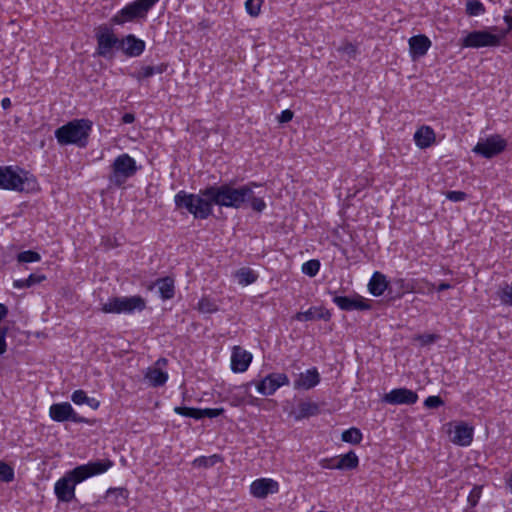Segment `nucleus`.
<instances>
[{
  "label": "nucleus",
  "instance_id": "32",
  "mask_svg": "<svg viewBox=\"0 0 512 512\" xmlns=\"http://www.w3.org/2000/svg\"><path fill=\"white\" fill-rule=\"evenodd\" d=\"M236 277L242 285H249L256 281L257 275L249 268H242L237 271Z\"/></svg>",
  "mask_w": 512,
  "mask_h": 512
},
{
  "label": "nucleus",
  "instance_id": "30",
  "mask_svg": "<svg viewBox=\"0 0 512 512\" xmlns=\"http://www.w3.org/2000/svg\"><path fill=\"white\" fill-rule=\"evenodd\" d=\"M46 277L44 275L31 274L26 279L15 280L13 286L17 289L29 288L35 284H39L44 281Z\"/></svg>",
  "mask_w": 512,
  "mask_h": 512
},
{
  "label": "nucleus",
  "instance_id": "1",
  "mask_svg": "<svg viewBox=\"0 0 512 512\" xmlns=\"http://www.w3.org/2000/svg\"><path fill=\"white\" fill-rule=\"evenodd\" d=\"M113 466L109 459L97 460L77 466L60 478L54 487L59 501L71 502L75 498V486L89 477L105 473Z\"/></svg>",
  "mask_w": 512,
  "mask_h": 512
},
{
  "label": "nucleus",
  "instance_id": "18",
  "mask_svg": "<svg viewBox=\"0 0 512 512\" xmlns=\"http://www.w3.org/2000/svg\"><path fill=\"white\" fill-rule=\"evenodd\" d=\"M333 301L340 309L345 311L370 309V304L361 297L335 296Z\"/></svg>",
  "mask_w": 512,
  "mask_h": 512
},
{
  "label": "nucleus",
  "instance_id": "53",
  "mask_svg": "<svg viewBox=\"0 0 512 512\" xmlns=\"http://www.w3.org/2000/svg\"><path fill=\"white\" fill-rule=\"evenodd\" d=\"M504 21L507 24V29L502 33V35H499L502 38L505 37V35L512 30V15L506 14L504 16Z\"/></svg>",
  "mask_w": 512,
  "mask_h": 512
},
{
  "label": "nucleus",
  "instance_id": "4",
  "mask_svg": "<svg viewBox=\"0 0 512 512\" xmlns=\"http://www.w3.org/2000/svg\"><path fill=\"white\" fill-rule=\"evenodd\" d=\"M91 123L88 120H74L55 131V137L61 145L76 144L84 147L87 142Z\"/></svg>",
  "mask_w": 512,
  "mask_h": 512
},
{
  "label": "nucleus",
  "instance_id": "8",
  "mask_svg": "<svg viewBox=\"0 0 512 512\" xmlns=\"http://www.w3.org/2000/svg\"><path fill=\"white\" fill-rule=\"evenodd\" d=\"M157 1L158 0H136L114 15L112 22L114 24H123L136 18H144Z\"/></svg>",
  "mask_w": 512,
  "mask_h": 512
},
{
  "label": "nucleus",
  "instance_id": "56",
  "mask_svg": "<svg viewBox=\"0 0 512 512\" xmlns=\"http://www.w3.org/2000/svg\"><path fill=\"white\" fill-rule=\"evenodd\" d=\"M135 120V116L132 113H125L122 117V121L125 124L133 123Z\"/></svg>",
  "mask_w": 512,
  "mask_h": 512
},
{
  "label": "nucleus",
  "instance_id": "49",
  "mask_svg": "<svg viewBox=\"0 0 512 512\" xmlns=\"http://www.w3.org/2000/svg\"><path fill=\"white\" fill-rule=\"evenodd\" d=\"M319 464L324 469H338V457L322 459Z\"/></svg>",
  "mask_w": 512,
  "mask_h": 512
},
{
  "label": "nucleus",
  "instance_id": "40",
  "mask_svg": "<svg viewBox=\"0 0 512 512\" xmlns=\"http://www.w3.org/2000/svg\"><path fill=\"white\" fill-rule=\"evenodd\" d=\"M262 0H247L245 3L246 11L249 15L256 17L260 13Z\"/></svg>",
  "mask_w": 512,
  "mask_h": 512
},
{
  "label": "nucleus",
  "instance_id": "57",
  "mask_svg": "<svg viewBox=\"0 0 512 512\" xmlns=\"http://www.w3.org/2000/svg\"><path fill=\"white\" fill-rule=\"evenodd\" d=\"M1 106L3 109H8L11 106V101L9 98H3L1 101Z\"/></svg>",
  "mask_w": 512,
  "mask_h": 512
},
{
  "label": "nucleus",
  "instance_id": "31",
  "mask_svg": "<svg viewBox=\"0 0 512 512\" xmlns=\"http://www.w3.org/2000/svg\"><path fill=\"white\" fill-rule=\"evenodd\" d=\"M341 439L351 444H359L362 440V433L358 428L352 427L342 432Z\"/></svg>",
  "mask_w": 512,
  "mask_h": 512
},
{
  "label": "nucleus",
  "instance_id": "2",
  "mask_svg": "<svg viewBox=\"0 0 512 512\" xmlns=\"http://www.w3.org/2000/svg\"><path fill=\"white\" fill-rule=\"evenodd\" d=\"M253 186L258 185L251 183L239 188H234L228 184L210 186L203 190L202 195L210 199L211 206L215 204L238 209L247 202V198L252 197Z\"/></svg>",
  "mask_w": 512,
  "mask_h": 512
},
{
  "label": "nucleus",
  "instance_id": "50",
  "mask_svg": "<svg viewBox=\"0 0 512 512\" xmlns=\"http://www.w3.org/2000/svg\"><path fill=\"white\" fill-rule=\"evenodd\" d=\"M338 50L346 53L350 58H354L356 55V48L351 43H345Z\"/></svg>",
  "mask_w": 512,
  "mask_h": 512
},
{
  "label": "nucleus",
  "instance_id": "19",
  "mask_svg": "<svg viewBox=\"0 0 512 512\" xmlns=\"http://www.w3.org/2000/svg\"><path fill=\"white\" fill-rule=\"evenodd\" d=\"M430 47L431 41L425 35H416L409 39V51L414 60L423 57Z\"/></svg>",
  "mask_w": 512,
  "mask_h": 512
},
{
  "label": "nucleus",
  "instance_id": "20",
  "mask_svg": "<svg viewBox=\"0 0 512 512\" xmlns=\"http://www.w3.org/2000/svg\"><path fill=\"white\" fill-rule=\"evenodd\" d=\"M320 381V375L316 368H312L299 374L298 378L294 381L295 389H311L315 387Z\"/></svg>",
  "mask_w": 512,
  "mask_h": 512
},
{
  "label": "nucleus",
  "instance_id": "14",
  "mask_svg": "<svg viewBox=\"0 0 512 512\" xmlns=\"http://www.w3.org/2000/svg\"><path fill=\"white\" fill-rule=\"evenodd\" d=\"M288 384L289 379L286 374L272 373L257 384V391L262 395H272L279 387Z\"/></svg>",
  "mask_w": 512,
  "mask_h": 512
},
{
  "label": "nucleus",
  "instance_id": "46",
  "mask_svg": "<svg viewBox=\"0 0 512 512\" xmlns=\"http://www.w3.org/2000/svg\"><path fill=\"white\" fill-rule=\"evenodd\" d=\"M87 394L85 391L83 390H76L72 393L71 395V400L76 404V405H82V404H85L86 401H87Z\"/></svg>",
  "mask_w": 512,
  "mask_h": 512
},
{
  "label": "nucleus",
  "instance_id": "44",
  "mask_svg": "<svg viewBox=\"0 0 512 512\" xmlns=\"http://www.w3.org/2000/svg\"><path fill=\"white\" fill-rule=\"evenodd\" d=\"M482 494V486H474L468 496V502L472 507L476 506Z\"/></svg>",
  "mask_w": 512,
  "mask_h": 512
},
{
  "label": "nucleus",
  "instance_id": "52",
  "mask_svg": "<svg viewBox=\"0 0 512 512\" xmlns=\"http://www.w3.org/2000/svg\"><path fill=\"white\" fill-rule=\"evenodd\" d=\"M436 339H437V336L434 334H424V335H420L418 337V340L421 342L422 345L431 344V343L435 342Z\"/></svg>",
  "mask_w": 512,
  "mask_h": 512
},
{
  "label": "nucleus",
  "instance_id": "9",
  "mask_svg": "<svg viewBox=\"0 0 512 512\" xmlns=\"http://www.w3.org/2000/svg\"><path fill=\"white\" fill-rule=\"evenodd\" d=\"M98 55L111 59L114 55L113 49L120 47V40L108 27H100L96 33Z\"/></svg>",
  "mask_w": 512,
  "mask_h": 512
},
{
  "label": "nucleus",
  "instance_id": "5",
  "mask_svg": "<svg viewBox=\"0 0 512 512\" xmlns=\"http://www.w3.org/2000/svg\"><path fill=\"white\" fill-rule=\"evenodd\" d=\"M200 194H189L185 191H179L174 198L178 208H185L195 218L206 219L212 213L210 199Z\"/></svg>",
  "mask_w": 512,
  "mask_h": 512
},
{
  "label": "nucleus",
  "instance_id": "27",
  "mask_svg": "<svg viewBox=\"0 0 512 512\" xmlns=\"http://www.w3.org/2000/svg\"><path fill=\"white\" fill-rule=\"evenodd\" d=\"M359 464L358 456L350 451L338 457V470H352Z\"/></svg>",
  "mask_w": 512,
  "mask_h": 512
},
{
  "label": "nucleus",
  "instance_id": "17",
  "mask_svg": "<svg viewBox=\"0 0 512 512\" xmlns=\"http://www.w3.org/2000/svg\"><path fill=\"white\" fill-rule=\"evenodd\" d=\"M252 361V354L240 346H234L231 356V369L234 372H244Z\"/></svg>",
  "mask_w": 512,
  "mask_h": 512
},
{
  "label": "nucleus",
  "instance_id": "26",
  "mask_svg": "<svg viewBox=\"0 0 512 512\" xmlns=\"http://www.w3.org/2000/svg\"><path fill=\"white\" fill-rule=\"evenodd\" d=\"M145 378L154 387L162 386L168 379V374L158 368H148Z\"/></svg>",
  "mask_w": 512,
  "mask_h": 512
},
{
  "label": "nucleus",
  "instance_id": "34",
  "mask_svg": "<svg viewBox=\"0 0 512 512\" xmlns=\"http://www.w3.org/2000/svg\"><path fill=\"white\" fill-rule=\"evenodd\" d=\"M198 310L201 313L211 314L218 310V306L212 299L203 297L198 302Z\"/></svg>",
  "mask_w": 512,
  "mask_h": 512
},
{
  "label": "nucleus",
  "instance_id": "22",
  "mask_svg": "<svg viewBox=\"0 0 512 512\" xmlns=\"http://www.w3.org/2000/svg\"><path fill=\"white\" fill-rule=\"evenodd\" d=\"M331 317L329 311L319 308L311 307L305 312H298L295 314L294 319L297 321H312L316 319L329 320Z\"/></svg>",
  "mask_w": 512,
  "mask_h": 512
},
{
  "label": "nucleus",
  "instance_id": "38",
  "mask_svg": "<svg viewBox=\"0 0 512 512\" xmlns=\"http://www.w3.org/2000/svg\"><path fill=\"white\" fill-rule=\"evenodd\" d=\"M40 259V254L32 250L20 252L17 256V260L22 263L37 262Z\"/></svg>",
  "mask_w": 512,
  "mask_h": 512
},
{
  "label": "nucleus",
  "instance_id": "45",
  "mask_svg": "<svg viewBox=\"0 0 512 512\" xmlns=\"http://www.w3.org/2000/svg\"><path fill=\"white\" fill-rule=\"evenodd\" d=\"M201 412V418L208 417V418H215L221 415L224 412L223 408H205L200 409Z\"/></svg>",
  "mask_w": 512,
  "mask_h": 512
},
{
  "label": "nucleus",
  "instance_id": "10",
  "mask_svg": "<svg viewBox=\"0 0 512 512\" xmlns=\"http://www.w3.org/2000/svg\"><path fill=\"white\" fill-rule=\"evenodd\" d=\"M501 42L499 35L488 31H473L467 34L461 41V46L465 48H481L498 46Z\"/></svg>",
  "mask_w": 512,
  "mask_h": 512
},
{
  "label": "nucleus",
  "instance_id": "16",
  "mask_svg": "<svg viewBox=\"0 0 512 512\" xmlns=\"http://www.w3.org/2000/svg\"><path fill=\"white\" fill-rule=\"evenodd\" d=\"M123 53L129 57H138L145 50V42L129 34L120 40V47Z\"/></svg>",
  "mask_w": 512,
  "mask_h": 512
},
{
  "label": "nucleus",
  "instance_id": "28",
  "mask_svg": "<svg viewBox=\"0 0 512 512\" xmlns=\"http://www.w3.org/2000/svg\"><path fill=\"white\" fill-rule=\"evenodd\" d=\"M167 66L160 64L157 66H145L142 67L137 73L133 74L138 81L152 77L155 74H162L166 70Z\"/></svg>",
  "mask_w": 512,
  "mask_h": 512
},
{
  "label": "nucleus",
  "instance_id": "33",
  "mask_svg": "<svg viewBox=\"0 0 512 512\" xmlns=\"http://www.w3.org/2000/svg\"><path fill=\"white\" fill-rule=\"evenodd\" d=\"M486 11L484 5L479 0H468L466 3V13L469 16H479Z\"/></svg>",
  "mask_w": 512,
  "mask_h": 512
},
{
  "label": "nucleus",
  "instance_id": "12",
  "mask_svg": "<svg viewBox=\"0 0 512 512\" xmlns=\"http://www.w3.org/2000/svg\"><path fill=\"white\" fill-rule=\"evenodd\" d=\"M49 416L56 422L72 421L74 423H87V419L79 416L69 402L52 404L49 408Z\"/></svg>",
  "mask_w": 512,
  "mask_h": 512
},
{
  "label": "nucleus",
  "instance_id": "23",
  "mask_svg": "<svg viewBox=\"0 0 512 512\" xmlns=\"http://www.w3.org/2000/svg\"><path fill=\"white\" fill-rule=\"evenodd\" d=\"M388 288L386 276L378 271L374 272L369 283L368 290L373 296H381Z\"/></svg>",
  "mask_w": 512,
  "mask_h": 512
},
{
  "label": "nucleus",
  "instance_id": "21",
  "mask_svg": "<svg viewBox=\"0 0 512 512\" xmlns=\"http://www.w3.org/2000/svg\"><path fill=\"white\" fill-rule=\"evenodd\" d=\"M473 439V428L461 423L455 427L452 442L460 446H468Z\"/></svg>",
  "mask_w": 512,
  "mask_h": 512
},
{
  "label": "nucleus",
  "instance_id": "58",
  "mask_svg": "<svg viewBox=\"0 0 512 512\" xmlns=\"http://www.w3.org/2000/svg\"><path fill=\"white\" fill-rule=\"evenodd\" d=\"M451 288V285L449 283H446V282H442L438 285L437 287V290L438 291H443V290H446V289H449Z\"/></svg>",
  "mask_w": 512,
  "mask_h": 512
},
{
  "label": "nucleus",
  "instance_id": "43",
  "mask_svg": "<svg viewBox=\"0 0 512 512\" xmlns=\"http://www.w3.org/2000/svg\"><path fill=\"white\" fill-rule=\"evenodd\" d=\"M444 405V401L440 396H429L424 401V406L429 409H435Z\"/></svg>",
  "mask_w": 512,
  "mask_h": 512
},
{
  "label": "nucleus",
  "instance_id": "35",
  "mask_svg": "<svg viewBox=\"0 0 512 512\" xmlns=\"http://www.w3.org/2000/svg\"><path fill=\"white\" fill-rule=\"evenodd\" d=\"M220 461H221V457L217 454H214L209 457H205V456L199 457L194 460L193 464L198 467L208 468V467L214 466L215 464H217Z\"/></svg>",
  "mask_w": 512,
  "mask_h": 512
},
{
  "label": "nucleus",
  "instance_id": "47",
  "mask_svg": "<svg viewBox=\"0 0 512 512\" xmlns=\"http://www.w3.org/2000/svg\"><path fill=\"white\" fill-rule=\"evenodd\" d=\"M115 495L116 498L121 497L126 500L128 497V491L125 488H110L107 490L106 497L109 498Z\"/></svg>",
  "mask_w": 512,
  "mask_h": 512
},
{
  "label": "nucleus",
  "instance_id": "60",
  "mask_svg": "<svg viewBox=\"0 0 512 512\" xmlns=\"http://www.w3.org/2000/svg\"><path fill=\"white\" fill-rule=\"evenodd\" d=\"M434 284H429V291L433 290L434 289Z\"/></svg>",
  "mask_w": 512,
  "mask_h": 512
},
{
  "label": "nucleus",
  "instance_id": "55",
  "mask_svg": "<svg viewBox=\"0 0 512 512\" xmlns=\"http://www.w3.org/2000/svg\"><path fill=\"white\" fill-rule=\"evenodd\" d=\"M85 404L88 405L90 408L96 410L99 407L100 402L95 398L87 397V401Z\"/></svg>",
  "mask_w": 512,
  "mask_h": 512
},
{
  "label": "nucleus",
  "instance_id": "36",
  "mask_svg": "<svg viewBox=\"0 0 512 512\" xmlns=\"http://www.w3.org/2000/svg\"><path fill=\"white\" fill-rule=\"evenodd\" d=\"M174 412L178 415H182L185 417H190L194 419H201V412L198 408H190V407H180L177 406L174 408Z\"/></svg>",
  "mask_w": 512,
  "mask_h": 512
},
{
  "label": "nucleus",
  "instance_id": "59",
  "mask_svg": "<svg viewBox=\"0 0 512 512\" xmlns=\"http://www.w3.org/2000/svg\"><path fill=\"white\" fill-rule=\"evenodd\" d=\"M509 487L512 491V472H511V475H510V478H509Z\"/></svg>",
  "mask_w": 512,
  "mask_h": 512
},
{
  "label": "nucleus",
  "instance_id": "42",
  "mask_svg": "<svg viewBox=\"0 0 512 512\" xmlns=\"http://www.w3.org/2000/svg\"><path fill=\"white\" fill-rule=\"evenodd\" d=\"M250 202L252 209L256 212H262L266 208V203L260 197H256L252 191V197L247 198V202Z\"/></svg>",
  "mask_w": 512,
  "mask_h": 512
},
{
  "label": "nucleus",
  "instance_id": "3",
  "mask_svg": "<svg viewBox=\"0 0 512 512\" xmlns=\"http://www.w3.org/2000/svg\"><path fill=\"white\" fill-rule=\"evenodd\" d=\"M0 189L18 192H32L38 189L36 179L21 169L11 166L0 167Z\"/></svg>",
  "mask_w": 512,
  "mask_h": 512
},
{
  "label": "nucleus",
  "instance_id": "39",
  "mask_svg": "<svg viewBox=\"0 0 512 512\" xmlns=\"http://www.w3.org/2000/svg\"><path fill=\"white\" fill-rule=\"evenodd\" d=\"M498 294L502 303L512 306V285L505 284L500 288Z\"/></svg>",
  "mask_w": 512,
  "mask_h": 512
},
{
  "label": "nucleus",
  "instance_id": "25",
  "mask_svg": "<svg viewBox=\"0 0 512 512\" xmlns=\"http://www.w3.org/2000/svg\"><path fill=\"white\" fill-rule=\"evenodd\" d=\"M319 407L316 403L311 401H302L298 404V408L296 412H292L295 420H301L304 418H308L310 416H314L318 414Z\"/></svg>",
  "mask_w": 512,
  "mask_h": 512
},
{
  "label": "nucleus",
  "instance_id": "29",
  "mask_svg": "<svg viewBox=\"0 0 512 512\" xmlns=\"http://www.w3.org/2000/svg\"><path fill=\"white\" fill-rule=\"evenodd\" d=\"M156 284L163 299H171L174 296V281L171 278L159 279Z\"/></svg>",
  "mask_w": 512,
  "mask_h": 512
},
{
  "label": "nucleus",
  "instance_id": "54",
  "mask_svg": "<svg viewBox=\"0 0 512 512\" xmlns=\"http://www.w3.org/2000/svg\"><path fill=\"white\" fill-rule=\"evenodd\" d=\"M7 349L5 332L0 333V355L4 354Z\"/></svg>",
  "mask_w": 512,
  "mask_h": 512
},
{
  "label": "nucleus",
  "instance_id": "7",
  "mask_svg": "<svg viewBox=\"0 0 512 512\" xmlns=\"http://www.w3.org/2000/svg\"><path fill=\"white\" fill-rule=\"evenodd\" d=\"M137 171L135 160L128 154H121L114 160L112 164V173L109 180L114 185L120 187L128 178L133 176Z\"/></svg>",
  "mask_w": 512,
  "mask_h": 512
},
{
  "label": "nucleus",
  "instance_id": "11",
  "mask_svg": "<svg viewBox=\"0 0 512 512\" xmlns=\"http://www.w3.org/2000/svg\"><path fill=\"white\" fill-rule=\"evenodd\" d=\"M507 146L506 140L500 135H493L480 140L473 148V152L485 158H492L500 154Z\"/></svg>",
  "mask_w": 512,
  "mask_h": 512
},
{
  "label": "nucleus",
  "instance_id": "37",
  "mask_svg": "<svg viewBox=\"0 0 512 512\" xmlns=\"http://www.w3.org/2000/svg\"><path fill=\"white\" fill-rule=\"evenodd\" d=\"M320 269V262L316 259L309 260L302 265V272L310 277L315 276Z\"/></svg>",
  "mask_w": 512,
  "mask_h": 512
},
{
  "label": "nucleus",
  "instance_id": "6",
  "mask_svg": "<svg viewBox=\"0 0 512 512\" xmlns=\"http://www.w3.org/2000/svg\"><path fill=\"white\" fill-rule=\"evenodd\" d=\"M146 307L144 298L139 295L131 297H114L102 305L104 313H132L142 311Z\"/></svg>",
  "mask_w": 512,
  "mask_h": 512
},
{
  "label": "nucleus",
  "instance_id": "24",
  "mask_svg": "<svg viewBox=\"0 0 512 512\" xmlns=\"http://www.w3.org/2000/svg\"><path fill=\"white\" fill-rule=\"evenodd\" d=\"M414 141L419 148H427L435 141V133L429 126H422L414 134Z\"/></svg>",
  "mask_w": 512,
  "mask_h": 512
},
{
  "label": "nucleus",
  "instance_id": "13",
  "mask_svg": "<svg viewBox=\"0 0 512 512\" xmlns=\"http://www.w3.org/2000/svg\"><path fill=\"white\" fill-rule=\"evenodd\" d=\"M382 400L391 405H412L417 402L418 395L407 388H396L386 393Z\"/></svg>",
  "mask_w": 512,
  "mask_h": 512
},
{
  "label": "nucleus",
  "instance_id": "41",
  "mask_svg": "<svg viewBox=\"0 0 512 512\" xmlns=\"http://www.w3.org/2000/svg\"><path fill=\"white\" fill-rule=\"evenodd\" d=\"M14 478L13 469L6 463L0 461V480L3 482H10Z\"/></svg>",
  "mask_w": 512,
  "mask_h": 512
},
{
  "label": "nucleus",
  "instance_id": "15",
  "mask_svg": "<svg viewBox=\"0 0 512 512\" xmlns=\"http://www.w3.org/2000/svg\"><path fill=\"white\" fill-rule=\"evenodd\" d=\"M278 491V482L270 478L257 479L250 485L251 494L259 499L266 498L269 494H274Z\"/></svg>",
  "mask_w": 512,
  "mask_h": 512
},
{
  "label": "nucleus",
  "instance_id": "48",
  "mask_svg": "<svg viewBox=\"0 0 512 512\" xmlns=\"http://www.w3.org/2000/svg\"><path fill=\"white\" fill-rule=\"evenodd\" d=\"M467 197V194L462 191H448L446 193V198L453 202L464 201Z\"/></svg>",
  "mask_w": 512,
  "mask_h": 512
},
{
  "label": "nucleus",
  "instance_id": "51",
  "mask_svg": "<svg viewBox=\"0 0 512 512\" xmlns=\"http://www.w3.org/2000/svg\"><path fill=\"white\" fill-rule=\"evenodd\" d=\"M293 112L289 109H286L281 112V114L278 116V121L280 123H287L290 122L293 118Z\"/></svg>",
  "mask_w": 512,
  "mask_h": 512
}]
</instances>
